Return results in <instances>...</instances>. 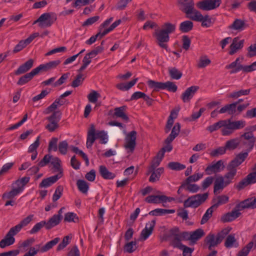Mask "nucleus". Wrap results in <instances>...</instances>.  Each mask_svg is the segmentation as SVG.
Instances as JSON below:
<instances>
[{
	"label": "nucleus",
	"instance_id": "nucleus-49",
	"mask_svg": "<svg viewBox=\"0 0 256 256\" xmlns=\"http://www.w3.org/2000/svg\"><path fill=\"white\" fill-rule=\"evenodd\" d=\"M189 182L188 184L186 182H184L186 186V190L191 192L196 193L200 190V187L196 184Z\"/></svg>",
	"mask_w": 256,
	"mask_h": 256
},
{
	"label": "nucleus",
	"instance_id": "nucleus-13",
	"mask_svg": "<svg viewBox=\"0 0 256 256\" xmlns=\"http://www.w3.org/2000/svg\"><path fill=\"white\" fill-rule=\"evenodd\" d=\"M136 132L132 130L128 134L125 138L124 148L132 152L136 146Z\"/></svg>",
	"mask_w": 256,
	"mask_h": 256
},
{
	"label": "nucleus",
	"instance_id": "nucleus-12",
	"mask_svg": "<svg viewBox=\"0 0 256 256\" xmlns=\"http://www.w3.org/2000/svg\"><path fill=\"white\" fill-rule=\"evenodd\" d=\"M224 168V162L222 160H219L216 162H212L208 165L206 168L205 172L208 175L216 174L222 171Z\"/></svg>",
	"mask_w": 256,
	"mask_h": 256
},
{
	"label": "nucleus",
	"instance_id": "nucleus-38",
	"mask_svg": "<svg viewBox=\"0 0 256 256\" xmlns=\"http://www.w3.org/2000/svg\"><path fill=\"white\" fill-rule=\"evenodd\" d=\"M236 104H228L219 110L220 114L227 112L228 114L234 115L236 112Z\"/></svg>",
	"mask_w": 256,
	"mask_h": 256
},
{
	"label": "nucleus",
	"instance_id": "nucleus-63",
	"mask_svg": "<svg viewBox=\"0 0 256 256\" xmlns=\"http://www.w3.org/2000/svg\"><path fill=\"white\" fill-rule=\"evenodd\" d=\"M84 78H82V74H78L76 77L75 79L72 81L71 86L73 88H76L81 85Z\"/></svg>",
	"mask_w": 256,
	"mask_h": 256
},
{
	"label": "nucleus",
	"instance_id": "nucleus-46",
	"mask_svg": "<svg viewBox=\"0 0 256 256\" xmlns=\"http://www.w3.org/2000/svg\"><path fill=\"white\" fill-rule=\"evenodd\" d=\"M76 185L78 190L84 194H87L89 188V184L85 180H78L76 182Z\"/></svg>",
	"mask_w": 256,
	"mask_h": 256
},
{
	"label": "nucleus",
	"instance_id": "nucleus-3",
	"mask_svg": "<svg viewBox=\"0 0 256 256\" xmlns=\"http://www.w3.org/2000/svg\"><path fill=\"white\" fill-rule=\"evenodd\" d=\"M33 214H30L22 220L19 224L10 228L4 238L0 242V247L2 248L13 244L15 242L14 236L18 234L23 227L26 226L32 220Z\"/></svg>",
	"mask_w": 256,
	"mask_h": 256
},
{
	"label": "nucleus",
	"instance_id": "nucleus-4",
	"mask_svg": "<svg viewBox=\"0 0 256 256\" xmlns=\"http://www.w3.org/2000/svg\"><path fill=\"white\" fill-rule=\"evenodd\" d=\"M30 180L29 176H24L14 181L11 184V190L4 192L2 194V198H14L16 196L24 190L26 186Z\"/></svg>",
	"mask_w": 256,
	"mask_h": 256
},
{
	"label": "nucleus",
	"instance_id": "nucleus-45",
	"mask_svg": "<svg viewBox=\"0 0 256 256\" xmlns=\"http://www.w3.org/2000/svg\"><path fill=\"white\" fill-rule=\"evenodd\" d=\"M193 23L190 20H186L180 23L179 30L182 32H188L193 28Z\"/></svg>",
	"mask_w": 256,
	"mask_h": 256
},
{
	"label": "nucleus",
	"instance_id": "nucleus-55",
	"mask_svg": "<svg viewBox=\"0 0 256 256\" xmlns=\"http://www.w3.org/2000/svg\"><path fill=\"white\" fill-rule=\"evenodd\" d=\"M250 89L241 90L237 92H234L230 95V97L232 98H238L242 96L248 95L250 92Z\"/></svg>",
	"mask_w": 256,
	"mask_h": 256
},
{
	"label": "nucleus",
	"instance_id": "nucleus-44",
	"mask_svg": "<svg viewBox=\"0 0 256 256\" xmlns=\"http://www.w3.org/2000/svg\"><path fill=\"white\" fill-rule=\"evenodd\" d=\"M168 71L172 79L178 80L182 76V72L176 67L168 68Z\"/></svg>",
	"mask_w": 256,
	"mask_h": 256
},
{
	"label": "nucleus",
	"instance_id": "nucleus-27",
	"mask_svg": "<svg viewBox=\"0 0 256 256\" xmlns=\"http://www.w3.org/2000/svg\"><path fill=\"white\" fill-rule=\"evenodd\" d=\"M126 106H123L120 107L116 108L114 110V116L116 118H121L126 122L129 121V118L126 114Z\"/></svg>",
	"mask_w": 256,
	"mask_h": 256
},
{
	"label": "nucleus",
	"instance_id": "nucleus-53",
	"mask_svg": "<svg viewBox=\"0 0 256 256\" xmlns=\"http://www.w3.org/2000/svg\"><path fill=\"white\" fill-rule=\"evenodd\" d=\"M100 96V94L96 90H92L88 95L87 98L90 102L95 104L98 102V98Z\"/></svg>",
	"mask_w": 256,
	"mask_h": 256
},
{
	"label": "nucleus",
	"instance_id": "nucleus-58",
	"mask_svg": "<svg viewBox=\"0 0 256 256\" xmlns=\"http://www.w3.org/2000/svg\"><path fill=\"white\" fill-rule=\"evenodd\" d=\"M211 62L210 60L207 56H201L200 58L199 62L198 64V67L199 68H204L209 65Z\"/></svg>",
	"mask_w": 256,
	"mask_h": 256
},
{
	"label": "nucleus",
	"instance_id": "nucleus-21",
	"mask_svg": "<svg viewBox=\"0 0 256 256\" xmlns=\"http://www.w3.org/2000/svg\"><path fill=\"white\" fill-rule=\"evenodd\" d=\"M62 176V174L61 172H59L56 175L44 178L42 180V182L40 184L39 186L40 188H48L50 186L56 182Z\"/></svg>",
	"mask_w": 256,
	"mask_h": 256
},
{
	"label": "nucleus",
	"instance_id": "nucleus-48",
	"mask_svg": "<svg viewBox=\"0 0 256 256\" xmlns=\"http://www.w3.org/2000/svg\"><path fill=\"white\" fill-rule=\"evenodd\" d=\"M214 210H215V208L212 207V206L206 210L200 220L201 224H206L209 220V219L212 216Z\"/></svg>",
	"mask_w": 256,
	"mask_h": 256
},
{
	"label": "nucleus",
	"instance_id": "nucleus-6",
	"mask_svg": "<svg viewBox=\"0 0 256 256\" xmlns=\"http://www.w3.org/2000/svg\"><path fill=\"white\" fill-rule=\"evenodd\" d=\"M228 232L229 230L226 229L222 230L216 235L210 232L206 237L204 241V244L209 250H211L222 242Z\"/></svg>",
	"mask_w": 256,
	"mask_h": 256
},
{
	"label": "nucleus",
	"instance_id": "nucleus-15",
	"mask_svg": "<svg viewBox=\"0 0 256 256\" xmlns=\"http://www.w3.org/2000/svg\"><path fill=\"white\" fill-rule=\"evenodd\" d=\"M254 183H256V174L255 173H250L245 178L238 182L236 187L240 190L244 188L247 186Z\"/></svg>",
	"mask_w": 256,
	"mask_h": 256
},
{
	"label": "nucleus",
	"instance_id": "nucleus-37",
	"mask_svg": "<svg viewBox=\"0 0 256 256\" xmlns=\"http://www.w3.org/2000/svg\"><path fill=\"white\" fill-rule=\"evenodd\" d=\"M36 75V73L34 72V70H32L30 72L27 73L25 75L21 76L18 81L17 84L19 86H22L28 83Z\"/></svg>",
	"mask_w": 256,
	"mask_h": 256
},
{
	"label": "nucleus",
	"instance_id": "nucleus-30",
	"mask_svg": "<svg viewBox=\"0 0 256 256\" xmlns=\"http://www.w3.org/2000/svg\"><path fill=\"white\" fill-rule=\"evenodd\" d=\"M180 130V124L178 122L175 124L173 126L171 133L165 140L166 144H170L174 139L178 135Z\"/></svg>",
	"mask_w": 256,
	"mask_h": 256
},
{
	"label": "nucleus",
	"instance_id": "nucleus-42",
	"mask_svg": "<svg viewBox=\"0 0 256 256\" xmlns=\"http://www.w3.org/2000/svg\"><path fill=\"white\" fill-rule=\"evenodd\" d=\"M175 212L174 210H167L162 208H156L150 211L149 214L151 216H163L166 214H174Z\"/></svg>",
	"mask_w": 256,
	"mask_h": 256
},
{
	"label": "nucleus",
	"instance_id": "nucleus-16",
	"mask_svg": "<svg viewBox=\"0 0 256 256\" xmlns=\"http://www.w3.org/2000/svg\"><path fill=\"white\" fill-rule=\"evenodd\" d=\"M238 210H242L245 208H256V197L248 198L236 204V206Z\"/></svg>",
	"mask_w": 256,
	"mask_h": 256
},
{
	"label": "nucleus",
	"instance_id": "nucleus-64",
	"mask_svg": "<svg viewBox=\"0 0 256 256\" xmlns=\"http://www.w3.org/2000/svg\"><path fill=\"white\" fill-rule=\"evenodd\" d=\"M44 226L46 227L45 220H42L38 223H36L30 230V234H36Z\"/></svg>",
	"mask_w": 256,
	"mask_h": 256
},
{
	"label": "nucleus",
	"instance_id": "nucleus-54",
	"mask_svg": "<svg viewBox=\"0 0 256 256\" xmlns=\"http://www.w3.org/2000/svg\"><path fill=\"white\" fill-rule=\"evenodd\" d=\"M64 220L68 222H77L78 218L76 214L69 212L65 214Z\"/></svg>",
	"mask_w": 256,
	"mask_h": 256
},
{
	"label": "nucleus",
	"instance_id": "nucleus-32",
	"mask_svg": "<svg viewBox=\"0 0 256 256\" xmlns=\"http://www.w3.org/2000/svg\"><path fill=\"white\" fill-rule=\"evenodd\" d=\"M194 21L200 22L202 23V26L208 28L210 26L214 20L212 17H190Z\"/></svg>",
	"mask_w": 256,
	"mask_h": 256
},
{
	"label": "nucleus",
	"instance_id": "nucleus-51",
	"mask_svg": "<svg viewBox=\"0 0 256 256\" xmlns=\"http://www.w3.org/2000/svg\"><path fill=\"white\" fill-rule=\"evenodd\" d=\"M203 176V173H194V174L188 177L184 182H186L188 184H189V182H194L201 179Z\"/></svg>",
	"mask_w": 256,
	"mask_h": 256
},
{
	"label": "nucleus",
	"instance_id": "nucleus-60",
	"mask_svg": "<svg viewBox=\"0 0 256 256\" xmlns=\"http://www.w3.org/2000/svg\"><path fill=\"white\" fill-rule=\"evenodd\" d=\"M68 148V144L66 140L60 142L58 145V149L60 152L64 155L66 154Z\"/></svg>",
	"mask_w": 256,
	"mask_h": 256
},
{
	"label": "nucleus",
	"instance_id": "nucleus-10",
	"mask_svg": "<svg viewBox=\"0 0 256 256\" xmlns=\"http://www.w3.org/2000/svg\"><path fill=\"white\" fill-rule=\"evenodd\" d=\"M239 140L246 148V151L250 152L254 146L256 138L252 132L246 131L240 136Z\"/></svg>",
	"mask_w": 256,
	"mask_h": 256
},
{
	"label": "nucleus",
	"instance_id": "nucleus-29",
	"mask_svg": "<svg viewBox=\"0 0 256 256\" xmlns=\"http://www.w3.org/2000/svg\"><path fill=\"white\" fill-rule=\"evenodd\" d=\"M244 40H239V38L236 37L233 39L232 42L230 46V51L229 54L232 55L235 54L237 50L244 46Z\"/></svg>",
	"mask_w": 256,
	"mask_h": 256
},
{
	"label": "nucleus",
	"instance_id": "nucleus-50",
	"mask_svg": "<svg viewBox=\"0 0 256 256\" xmlns=\"http://www.w3.org/2000/svg\"><path fill=\"white\" fill-rule=\"evenodd\" d=\"M244 22L240 19H236L233 24L230 26L232 29L235 30H242L244 26Z\"/></svg>",
	"mask_w": 256,
	"mask_h": 256
},
{
	"label": "nucleus",
	"instance_id": "nucleus-57",
	"mask_svg": "<svg viewBox=\"0 0 256 256\" xmlns=\"http://www.w3.org/2000/svg\"><path fill=\"white\" fill-rule=\"evenodd\" d=\"M168 167L174 170H180L186 168V166L178 162H170L168 164Z\"/></svg>",
	"mask_w": 256,
	"mask_h": 256
},
{
	"label": "nucleus",
	"instance_id": "nucleus-61",
	"mask_svg": "<svg viewBox=\"0 0 256 256\" xmlns=\"http://www.w3.org/2000/svg\"><path fill=\"white\" fill-rule=\"evenodd\" d=\"M62 113L60 111H54L52 114L48 117L46 119L48 121H52L56 122H58L61 118Z\"/></svg>",
	"mask_w": 256,
	"mask_h": 256
},
{
	"label": "nucleus",
	"instance_id": "nucleus-39",
	"mask_svg": "<svg viewBox=\"0 0 256 256\" xmlns=\"http://www.w3.org/2000/svg\"><path fill=\"white\" fill-rule=\"evenodd\" d=\"M228 201V197L226 195L218 196L216 198L213 200L214 203L212 207L216 210L220 206L226 204Z\"/></svg>",
	"mask_w": 256,
	"mask_h": 256
},
{
	"label": "nucleus",
	"instance_id": "nucleus-35",
	"mask_svg": "<svg viewBox=\"0 0 256 256\" xmlns=\"http://www.w3.org/2000/svg\"><path fill=\"white\" fill-rule=\"evenodd\" d=\"M99 172L104 179L112 180L116 177L115 174L110 172L106 166L103 165L99 166Z\"/></svg>",
	"mask_w": 256,
	"mask_h": 256
},
{
	"label": "nucleus",
	"instance_id": "nucleus-8",
	"mask_svg": "<svg viewBox=\"0 0 256 256\" xmlns=\"http://www.w3.org/2000/svg\"><path fill=\"white\" fill-rule=\"evenodd\" d=\"M147 84L150 88H153L155 91L166 90L169 92H175L178 90L177 86L174 82L170 81L162 82L148 80Z\"/></svg>",
	"mask_w": 256,
	"mask_h": 256
},
{
	"label": "nucleus",
	"instance_id": "nucleus-62",
	"mask_svg": "<svg viewBox=\"0 0 256 256\" xmlns=\"http://www.w3.org/2000/svg\"><path fill=\"white\" fill-rule=\"evenodd\" d=\"M178 248L182 250L183 256H192V254L194 250V248H189L184 244L180 245Z\"/></svg>",
	"mask_w": 256,
	"mask_h": 256
},
{
	"label": "nucleus",
	"instance_id": "nucleus-33",
	"mask_svg": "<svg viewBox=\"0 0 256 256\" xmlns=\"http://www.w3.org/2000/svg\"><path fill=\"white\" fill-rule=\"evenodd\" d=\"M204 235V232L202 228H198L194 231L190 232V242L194 244Z\"/></svg>",
	"mask_w": 256,
	"mask_h": 256
},
{
	"label": "nucleus",
	"instance_id": "nucleus-2",
	"mask_svg": "<svg viewBox=\"0 0 256 256\" xmlns=\"http://www.w3.org/2000/svg\"><path fill=\"white\" fill-rule=\"evenodd\" d=\"M176 29L175 22H166L161 26L160 30H155L154 34L156 39L158 45L167 50L168 45L166 44L170 40L169 35L174 33Z\"/></svg>",
	"mask_w": 256,
	"mask_h": 256
},
{
	"label": "nucleus",
	"instance_id": "nucleus-14",
	"mask_svg": "<svg viewBox=\"0 0 256 256\" xmlns=\"http://www.w3.org/2000/svg\"><path fill=\"white\" fill-rule=\"evenodd\" d=\"M113 20V18L110 17L104 22L99 26L98 31L99 32H103L106 30L112 28L110 32L113 30L116 27H117L122 22L121 20H118L113 22L111 25L110 26V24Z\"/></svg>",
	"mask_w": 256,
	"mask_h": 256
},
{
	"label": "nucleus",
	"instance_id": "nucleus-56",
	"mask_svg": "<svg viewBox=\"0 0 256 256\" xmlns=\"http://www.w3.org/2000/svg\"><path fill=\"white\" fill-rule=\"evenodd\" d=\"M60 160L57 157L52 158L51 160V164L54 166V168L59 172L62 174V169L60 166Z\"/></svg>",
	"mask_w": 256,
	"mask_h": 256
},
{
	"label": "nucleus",
	"instance_id": "nucleus-23",
	"mask_svg": "<svg viewBox=\"0 0 256 256\" xmlns=\"http://www.w3.org/2000/svg\"><path fill=\"white\" fill-rule=\"evenodd\" d=\"M248 152L246 151L244 152L238 154L233 160L229 162L228 166L233 168H236L238 166L244 161L245 159L248 156Z\"/></svg>",
	"mask_w": 256,
	"mask_h": 256
},
{
	"label": "nucleus",
	"instance_id": "nucleus-18",
	"mask_svg": "<svg viewBox=\"0 0 256 256\" xmlns=\"http://www.w3.org/2000/svg\"><path fill=\"white\" fill-rule=\"evenodd\" d=\"M198 88L199 87L196 86H192L186 88V90L182 94L181 96V98L183 102H189Z\"/></svg>",
	"mask_w": 256,
	"mask_h": 256
},
{
	"label": "nucleus",
	"instance_id": "nucleus-5",
	"mask_svg": "<svg viewBox=\"0 0 256 256\" xmlns=\"http://www.w3.org/2000/svg\"><path fill=\"white\" fill-rule=\"evenodd\" d=\"M96 139H100V144H106L108 142V136L107 132L103 130H98L96 132L95 126L92 124L88 132L86 147L88 148H90Z\"/></svg>",
	"mask_w": 256,
	"mask_h": 256
},
{
	"label": "nucleus",
	"instance_id": "nucleus-20",
	"mask_svg": "<svg viewBox=\"0 0 256 256\" xmlns=\"http://www.w3.org/2000/svg\"><path fill=\"white\" fill-rule=\"evenodd\" d=\"M56 17H38V18L34 22L33 24H38L42 28L48 27L56 20Z\"/></svg>",
	"mask_w": 256,
	"mask_h": 256
},
{
	"label": "nucleus",
	"instance_id": "nucleus-47",
	"mask_svg": "<svg viewBox=\"0 0 256 256\" xmlns=\"http://www.w3.org/2000/svg\"><path fill=\"white\" fill-rule=\"evenodd\" d=\"M239 144V140L238 138H234L226 142L225 148L226 150H234L238 146Z\"/></svg>",
	"mask_w": 256,
	"mask_h": 256
},
{
	"label": "nucleus",
	"instance_id": "nucleus-19",
	"mask_svg": "<svg viewBox=\"0 0 256 256\" xmlns=\"http://www.w3.org/2000/svg\"><path fill=\"white\" fill-rule=\"evenodd\" d=\"M156 220H152L146 224L145 228L142 230L140 234V238L145 240L152 234L156 225Z\"/></svg>",
	"mask_w": 256,
	"mask_h": 256
},
{
	"label": "nucleus",
	"instance_id": "nucleus-17",
	"mask_svg": "<svg viewBox=\"0 0 256 256\" xmlns=\"http://www.w3.org/2000/svg\"><path fill=\"white\" fill-rule=\"evenodd\" d=\"M227 127L226 120H220L218 122L214 124L207 127L206 130L210 132H212L214 131L221 128V133L222 136H227L228 134H224V130Z\"/></svg>",
	"mask_w": 256,
	"mask_h": 256
},
{
	"label": "nucleus",
	"instance_id": "nucleus-1",
	"mask_svg": "<svg viewBox=\"0 0 256 256\" xmlns=\"http://www.w3.org/2000/svg\"><path fill=\"white\" fill-rule=\"evenodd\" d=\"M180 10L187 16H202L201 12L195 8L202 11H209L218 8L221 0H202L196 4L194 0H178Z\"/></svg>",
	"mask_w": 256,
	"mask_h": 256
},
{
	"label": "nucleus",
	"instance_id": "nucleus-22",
	"mask_svg": "<svg viewBox=\"0 0 256 256\" xmlns=\"http://www.w3.org/2000/svg\"><path fill=\"white\" fill-rule=\"evenodd\" d=\"M170 234L174 236V239L172 240V243L174 247L178 248L180 245L183 244L181 242L182 239V236L181 232H179V228H174L170 230Z\"/></svg>",
	"mask_w": 256,
	"mask_h": 256
},
{
	"label": "nucleus",
	"instance_id": "nucleus-26",
	"mask_svg": "<svg viewBox=\"0 0 256 256\" xmlns=\"http://www.w3.org/2000/svg\"><path fill=\"white\" fill-rule=\"evenodd\" d=\"M240 58H238L234 62L226 66V69L231 70L230 71V74H236L240 71L243 72L244 66L240 64Z\"/></svg>",
	"mask_w": 256,
	"mask_h": 256
},
{
	"label": "nucleus",
	"instance_id": "nucleus-7",
	"mask_svg": "<svg viewBox=\"0 0 256 256\" xmlns=\"http://www.w3.org/2000/svg\"><path fill=\"white\" fill-rule=\"evenodd\" d=\"M208 196V192L192 196L184 201V208H196L204 203Z\"/></svg>",
	"mask_w": 256,
	"mask_h": 256
},
{
	"label": "nucleus",
	"instance_id": "nucleus-52",
	"mask_svg": "<svg viewBox=\"0 0 256 256\" xmlns=\"http://www.w3.org/2000/svg\"><path fill=\"white\" fill-rule=\"evenodd\" d=\"M137 243L136 240L127 242L124 246V250L128 253H132L136 248Z\"/></svg>",
	"mask_w": 256,
	"mask_h": 256
},
{
	"label": "nucleus",
	"instance_id": "nucleus-40",
	"mask_svg": "<svg viewBox=\"0 0 256 256\" xmlns=\"http://www.w3.org/2000/svg\"><path fill=\"white\" fill-rule=\"evenodd\" d=\"M111 29L112 28L106 30L103 32H98L96 35L92 36L88 40L86 41V43L87 44L91 45L94 43L98 38L101 39L102 37L109 33Z\"/></svg>",
	"mask_w": 256,
	"mask_h": 256
},
{
	"label": "nucleus",
	"instance_id": "nucleus-28",
	"mask_svg": "<svg viewBox=\"0 0 256 256\" xmlns=\"http://www.w3.org/2000/svg\"><path fill=\"white\" fill-rule=\"evenodd\" d=\"M33 64V60L30 59L24 64L20 66L14 72V74L18 76L26 72L32 67Z\"/></svg>",
	"mask_w": 256,
	"mask_h": 256
},
{
	"label": "nucleus",
	"instance_id": "nucleus-9",
	"mask_svg": "<svg viewBox=\"0 0 256 256\" xmlns=\"http://www.w3.org/2000/svg\"><path fill=\"white\" fill-rule=\"evenodd\" d=\"M59 238H56L54 240L46 243L43 246L40 248V245H36V247H32L29 251L26 253L24 256H34L38 252H46L56 245L60 241Z\"/></svg>",
	"mask_w": 256,
	"mask_h": 256
},
{
	"label": "nucleus",
	"instance_id": "nucleus-31",
	"mask_svg": "<svg viewBox=\"0 0 256 256\" xmlns=\"http://www.w3.org/2000/svg\"><path fill=\"white\" fill-rule=\"evenodd\" d=\"M228 184L224 180L222 176H218L214 181V194L219 192L220 190H222Z\"/></svg>",
	"mask_w": 256,
	"mask_h": 256
},
{
	"label": "nucleus",
	"instance_id": "nucleus-59",
	"mask_svg": "<svg viewBox=\"0 0 256 256\" xmlns=\"http://www.w3.org/2000/svg\"><path fill=\"white\" fill-rule=\"evenodd\" d=\"M226 148L225 146L219 147L216 149L212 150L210 154L212 157H217L220 155H222L226 153Z\"/></svg>",
	"mask_w": 256,
	"mask_h": 256
},
{
	"label": "nucleus",
	"instance_id": "nucleus-24",
	"mask_svg": "<svg viewBox=\"0 0 256 256\" xmlns=\"http://www.w3.org/2000/svg\"><path fill=\"white\" fill-rule=\"evenodd\" d=\"M241 213L238 208L232 210L230 212H227L224 214L221 217L220 220L223 222H228L234 220L236 218L240 216Z\"/></svg>",
	"mask_w": 256,
	"mask_h": 256
},
{
	"label": "nucleus",
	"instance_id": "nucleus-34",
	"mask_svg": "<svg viewBox=\"0 0 256 256\" xmlns=\"http://www.w3.org/2000/svg\"><path fill=\"white\" fill-rule=\"evenodd\" d=\"M224 246L227 248L233 247L237 248L238 246V242H237L234 234L228 235L226 238Z\"/></svg>",
	"mask_w": 256,
	"mask_h": 256
},
{
	"label": "nucleus",
	"instance_id": "nucleus-41",
	"mask_svg": "<svg viewBox=\"0 0 256 256\" xmlns=\"http://www.w3.org/2000/svg\"><path fill=\"white\" fill-rule=\"evenodd\" d=\"M163 168H160L156 170H152L151 176L149 178V181L152 182H154L159 180L161 174L164 172Z\"/></svg>",
	"mask_w": 256,
	"mask_h": 256
},
{
	"label": "nucleus",
	"instance_id": "nucleus-11",
	"mask_svg": "<svg viewBox=\"0 0 256 256\" xmlns=\"http://www.w3.org/2000/svg\"><path fill=\"white\" fill-rule=\"evenodd\" d=\"M226 123L227 127L224 131V134L228 136L232 134L235 130L244 128L246 125V122L244 120L232 121L230 119H228Z\"/></svg>",
	"mask_w": 256,
	"mask_h": 256
},
{
	"label": "nucleus",
	"instance_id": "nucleus-36",
	"mask_svg": "<svg viewBox=\"0 0 256 256\" xmlns=\"http://www.w3.org/2000/svg\"><path fill=\"white\" fill-rule=\"evenodd\" d=\"M59 216L54 214L50 218L48 222L46 221V228L50 230L52 228L58 226L61 222Z\"/></svg>",
	"mask_w": 256,
	"mask_h": 256
},
{
	"label": "nucleus",
	"instance_id": "nucleus-25",
	"mask_svg": "<svg viewBox=\"0 0 256 256\" xmlns=\"http://www.w3.org/2000/svg\"><path fill=\"white\" fill-rule=\"evenodd\" d=\"M227 172L222 176L224 180L229 185L233 182L237 174V168H233L229 166H226Z\"/></svg>",
	"mask_w": 256,
	"mask_h": 256
},
{
	"label": "nucleus",
	"instance_id": "nucleus-43",
	"mask_svg": "<svg viewBox=\"0 0 256 256\" xmlns=\"http://www.w3.org/2000/svg\"><path fill=\"white\" fill-rule=\"evenodd\" d=\"M164 197H162V195H151L147 196L144 200L149 204H160L163 203L162 200Z\"/></svg>",
	"mask_w": 256,
	"mask_h": 256
}]
</instances>
